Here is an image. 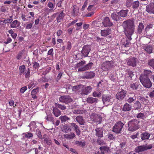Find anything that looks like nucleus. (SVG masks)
I'll return each instance as SVG.
<instances>
[{
    "label": "nucleus",
    "mask_w": 154,
    "mask_h": 154,
    "mask_svg": "<svg viewBox=\"0 0 154 154\" xmlns=\"http://www.w3.org/2000/svg\"><path fill=\"white\" fill-rule=\"evenodd\" d=\"M71 131V128L67 126H64L63 129L62 130V131L63 132L68 133L70 132Z\"/></svg>",
    "instance_id": "2f4dec72"
},
{
    "label": "nucleus",
    "mask_w": 154,
    "mask_h": 154,
    "mask_svg": "<svg viewBox=\"0 0 154 154\" xmlns=\"http://www.w3.org/2000/svg\"><path fill=\"white\" fill-rule=\"evenodd\" d=\"M137 62L138 59L137 58L132 57L128 60L127 63L129 66L134 67L136 66V63Z\"/></svg>",
    "instance_id": "f8f14e48"
},
{
    "label": "nucleus",
    "mask_w": 154,
    "mask_h": 154,
    "mask_svg": "<svg viewBox=\"0 0 154 154\" xmlns=\"http://www.w3.org/2000/svg\"><path fill=\"white\" fill-rule=\"evenodd\" d=\"M33 25L32 23H30L27 24L26 27V29H31Z\"/></svg>",
    "instance_id": "4d7b16f0"
},
{
    "label": "nucleus",
    "mask_w": 154,
    "mask_h": 154,
    "mask_svg": "<svg viewBox=\"0 0 154 154\" xmlns=\"http://www.w3.org/2000/svg\"><path fill=\"white\" fill-rule=\"evenodd\" d=\"M88 0H86L83 6L82 7V10H84L85 9V7L87 5L88 3Z\"/></svg>",
    "instance_id": "bf43d9fd"
},
{
    "label": "nucleus",
    "mask_w": 154,
    "mask_h": 154,
    "mask_svg": "<svg viewBox=\"0 0 154 154\" xmlns=\"http://www.w3.org/2000/svg\"><path fill=\"white\" fill-rule=\"evenodd\" d=\"M150 135H143L141 137V139L142 140H144L145 139H147L149 138Z\"/></svg>",
    "instance_id": "338daca9"
},
{
    "label": "nucleus",
    "mask_w": 154,
    "mask_h": 154,
    "mask_svg": "<svg viewBox=\"0 0 154 154\" xmlns=\"http://www.w3.org/2000/svg\"><path fill=\"white\" fill-rule=\"evenodd\" d=\"M134 19L128 20L124 21L122 24L125 29V35L129 40L132 39L131 35L134 31Z\"/></svg>",
    "instance_id": "f257e3e1"
},
{
    "label": "nucleus",
    "mask_w": 154,
    "mask_h": 154,
    "mask_svg": "<svg viewBox=\"0 0 154 154\" xmlns=\"http://www.w3.org/2000/svg\"><path fill=\"white\" fill-rule=\"evenodd\" d=\"M151 72L150 70H144V75H145L147 76V75L150 74Z\"/></svg>",
    "instance_id": "49530a36"
},
{
    "label": "nucleus",
    "mask_w": 154,
    "mask_h": 154,
    "mask_svg": "<svg viewBox=\"0 0 154 154\" xmlns=\"http://www.w3.org/2000/svg\"><path fill=\"white\" fill-rule=\"evenodd\" d=\"M126 91L123 90L118 93L116 94V97L119 100H121L125 97L126 94Z\"/></svg>",
    "instance_id": "ddd939ff"
},
{
    "label": "nucleus",
    "mask_w": 154,
    "mask_h": 154,
    "mask_svg": "<svg viewBox=\"0 0 154 154\" xmlns=\"http://www.w3.org/2000/svg\"><path fill=\"white\" fill-rule=\"evenodd\" d=\"M86 70H87L85 68V66L79 68L78 70L79 72L83 71H85Z\"/></svg>",
    "instance_id": "0e129e2a"
},
{
    "label": "nucleus",
    "mask_w": 154,
    "mask_h": 154,
    "mask_svg": "<svg viewBox=\"0 0 154 154\" xmlns=\"http://www.w3.org/2000/svg\"><path fill=\"white\" fill-rule=\"evenodd\" d=\"M128 12V10H122L119 12V14L121 17H125L127 15Z\"/></svg>",
    "instance_id": "a878e982"
},
{
    "label": "nucleus",
    "mask_w": 154,
    "mask_h": 154,
    "mask_svg": "<svg viewBox=\"0 0 154 154\" xmlns=\"http://www.w3.org/2000/svg\"><path fill=\"white\" fill-rule=\"evenodd\" d=\"M53 110V114L55 116L57 117L60 115L61 112L57 108H54Z\"/></svg>",
    "instance_id": "393cba45"
},
{
    "label": "nucleus",
    "mask_w": 154,
    "mask_h": 154,
    "mask_svg": "<svg viewBox=\"0 0 154 154\" xmlns=\"http://www.w3.org/2000/svg\"><path fill=\"white\" fill-rule=\"evenodd\" d=\"M53 48H51L48 51V54L49 55H51L52 56L53 54Z\"/></svg>",
    "instance_id": "774afa93"
},
{
    "label": "nucleus",
    "mask_w": 154,
    "mask_h": 154,
    "mask_svg": "<svg viewBox=\"0 0 154 154\" xmlns=\"http://www.w3.org/2000/svg\"><path fill=\"white\" fill-rule=\"evenodd\" d=\"M97 143L99 145H104L105 144V142L103 141V140L98 139L97 140Z\"/></svg>",
    "instance_id": "a18cd8bd"
},
{
    "label": "nucleus",
    "mask_w": 154,
    "mask_h": 154,
    "mask_svg": "<svg viewBox=\"0 0 154 154\" xmlns=\"http://www.w3.org/2000/svg\"><path fill=\"white\" fill-rule=\"evenodd\" d=\"M37 123L34 121L31 122L28 126L30 128V130L31 131H35V130L36 128L37 125Z\"/></svg>",
    "instance_id": "aec40b11"
},
{
    "label": "nucleus",
    "mask_w": 154,
    "mask_h": 154,
    "mask_svg": "<svg viewBox=\"0 0 154 154\" xmlns=\"http://www.w3.org/2000/svg\"><path fill=\"white\" fill-rule=\"evenodd\" d=\"M12 41V39L11 38H8L6 40V41L4 43L5 44H8L10 42H11Z\"/></svg>",
    "instance_id": "e2e57ef3"
},
{
    "label": "nucleus",
    "mask_w": 154,
    "mask_h": 154,
    "mask_svg": "<svg viewBox=\"0 0 154 154\" xmlns=\"http://www.w3.org/2000/svg\"><path fill=\"white\" fill-rule=\"evenodd\" d=\"M127 74L128 75L129 80H131L132 77L134 76L133 72L130 70H128L127 72Z\"/></svg>",
    "instance_id": "58836bf2"
},
{
    "label": "nucleus",
    "mask_w": 154,
    "mask_h": 154,
    "mask_svg": "<svg viewBox=\"0 0 154 154\" xmlns=\"http://www.w3.org/2000/svg\"><path fill=\"white\" fill-rule=\"evenodd\" d=\"M131 106L128 103H126L123 106L122 110L125 111H129L131 110Z\"/></svg>",
    "instance_id": "5701e85b"
},
{
    "label": "nucleus",
    "mask_w": 154,
    "mask_h": 154,
    "mask_svg": "<svg viewBox=\"0 0 154 154\" xmlns=\"http://www.w3.org/2000/svg\"><path fill=\"white\" fill-rule=\"evenodd\" d=\"M93 95L94 97H99L101 96V93L98 90H97L93 92Z\"/></svg>",
    "instance_id": "c9c22d12"
},
{
    "label": "nucleus",
    "mask_w": 154,
    "mask_h": 154,
    "mask_svg": "<svg viewBox=\"0 0 154 154\" xmlns=\"http://www.w3.org/2000/svg\"><path fill=\"white\" fill-rule=\"evenodd\" d=\"M138 85L137 83H132L131 84L130 87L133 90L137 89Z\"/></svg>",
    "instance_id": "e433bc0d"
},
{
    "label": "nucleus",
    "mask_w": 154,
    "mask_h": 154,
    "mask_svg": "<svg viewBox=\"0 0 154 154\" xmlns=\"http://www.w3.org/2000/svg\"><path fill=\"white\" fill-rule=\"evenodd\" d=\"M111 30L110 29H107L101 31L100 33L102 36H106L111 33Z\"/></svg>",
    "instance_id": "412c9836"
},
{
    "label": "nucleus",
    "mask_w": 154,
    "mask_h": 154,
    "mask_svg": "<svg viewBox=\"0 0 154 154\" xmlns=\"http://www.w3.org/2000/svg\"><path fill=\"white\" fill-rule=\"evenodd\" d=\"M139 2L137 1L135 2H134L132 3V6L133 8V9H136L139 6Z\"/></svg>",
    "instance_id": "4c0bfd02"
},
{
    "label": "nucleus",
    "mask_w": 154,
    "mask_h": 154,
    "mask_svg": "<svg viewBox=\"0 0 154 154\" xmlns=\"http://www.w3.org/2000/svg\"><path fill=\"white\" fill-rule=\"evenodd\" d=\"M60 102L68 103L72 101V99L69 96H61L59 98Z\"/></svg>",
    "instance_id": "1a4fd4ad"
},
{
    "label": "nucleus",
    "mask_w": 154,
    "mask_h": 154,
    "mask_svg": "<svg viewBox=\"0 0 154 154\" xmlns=\"http://www.w3.org/2000/svg\"><path fill=\"white\" fill-rule=\"evenodd\" d=\"M139 79L142 85L145 87L149 88L152 86L151 82L148 76L141 75Z\"/></svg>",
    "instance_id": "f03ea898"
},
{
    "label": "nucleus",
    "mask_w": 154,
    "mask_h": 154,
    "mask_svg": "<svg viewBox=\"0 0 154 154\" xmlns=\"http://www.w3.org/2000/svg\"><path fill=\"white\" fill-rule=\"evenodd\" d=\"M92 90V87L90 86L83 87L82 89V93L83 94L87 95Z\"/></svg>",
    "instance_id": "f3484780"
},
{
    "label": "nucleus",
    "mask_w": 154,
    "mask_h": 154,
    "mask_svg": "<svg viewBox=\"0 0 154 154\" xmlns=\"http://www.w3.org/2000/svg\"><path fill=\"white\" fill-rule=\"evenodd\" d=\"M13 16H11L9 17L8 18H7L4 20L3 21V23H11V22L13 21Z\"/></svg>",
    "instance_id": "cd10ccee"
},
{
    "label": "nucleus",
    "mask_w": 154,
    "mask_h": 154,
    "mask_svg": "<svg viewBox=\"0 0 154 154\" xmlns=\"http://www.w3.org/2000/svg\"><path fill=\"white\" fill-rule=\"evenodd\" d=\"M90 50V46L89 45H86L83 47L81 52L84 57H87L88 55Z\"/></svg>",
    "instance_id": "9b49d317"
},
{
    "label": "nucleus",
    "mask_w": 154,
    "mask_h": 154,
    "mask_svg": "<svg viewBox=\"0 0 154 154\" xmlns=\"http://www.w3.org/2000/svg\"><path fill=\"white\" fill-rule=\"evenodd\" d=\"M95 75V74L92 72H87L84 74V76L87 79H91L93 78Z\"/></svg>",
    "instance_id": "6ab92c4d"
},
{
    "label": "nucleus",
    "mask_w": 154,
    "mask_h": 154,
    "mask_svg": "<svg viewBox=\"0 0 154 154\" xmlns=\"http://www.w3.org/2000/svg\"><path fill=\"white\" fill-rule=\"evenodd\" d=\"M79 12V10L78 9L74 8L73 10V15L74 16H76Z\"/></svg>",
    "instance_id": "6e6d98bb"
},
{
    "label": "nucleus",
    "mask_w": 154,
    "mask_h": 154,
    "mask_svg": "<svg viewBox=\"0 0 154 154\" xmlns=\"http://www.w3.org/2000/svg\"><path fill=\"white\" fill-rule=\"evenodd\" d=\"M59 119L61 120L62 122H65L70 119V118L66 116H61L59 117Z\"/></svg>",
    "instance_id": "c756f323"
},
{
    "label": "nucleus",
    "mask_w": 154,
    "mask_h": 154,
    "mask_svg": "<svg viewBox=\"0 0 154 154\" xmlns=\"http://www.w3.org/2000/svg\"><path fill=\"white\" fill-rule=\"evenodd\" d=\"M152 24H149L148 25L146 28H145V30L147 31L149 30L150 29L152 28Z\"/></svg>",
    "instance_id": "052dcab7"
},
{
    "label": "nucleus",
    "mask_w": 154,
    "mask_h": 154,
    "mask_svg": "<svg viewBox=\"0 0 154 154\" xmlns=\"http://www.w3.org/2000/svg\"><path fill=\"white\" fill-rule=\"evenodd\" d=\"M148 64L154 69V59H151L149 60Z\"/></svg>",
    "instance_id": "a19ab883"
},
{
    "label": "nucleus",
    "mask_w": 154,
    "mask_h": 154,
    "mask_svg": "<svg viewBox=\"0 0 154 154\" xmlns=\"http://www.w3.org/2000/svg\"><path fill=\"white\" fill-rule=\"evenodd\" d=\"M102 23L104 26H111L112 24L110 22L109 18L108 17H105L103 20Z\"/></svg>",
    "instance_id": "4468645a"
},
{
    "label": "nucleus",
    "mask_w": 154,
    "mask_h": 154,
    "mask_svg": "<svg viewBox=\"0 0 154 154\" xmlns=\"http://www.w3.org/2000/svg\"><path fill=\"white\" fill-rule=\"evenodd\" d=\"M9 104L11 106H13L14 107H15L16 106V105L14 104V101L12 100H11L9 102Z\"/></svg>",
    "instance_id": "5fc2aeb1"
},
{
    "label": "nucleus",
    "mask_w": 154,
    "mask_h": 154,
    "mask_svg": "<svg viewBox=\"0 0 154 154\" xmlns=\"http://www.w3.org/2000/svg\"><path fill=\"white\" fill-rule=\"evenodd\" d=\"M65 14L63 12H61L57 18V20L58 22H61L63 20Z\"/></svg>",
    "instance_id": "c85d7f7f"
},
{
    "label": "nucleus",
    "mask_w": 154,
    "mask_h": 154,
    "mask_svg": "<svg viewBox=\"0 0 154 154\" xmlns=\"http://www.w3.org/2000/svg\"><path fill=\"white\" fill-rule=\"evenodd\" d=\"M92 65L93 63H90L85 66L87 70H88L91 68Z\"/></svg>",
    "instance_id": "8fccbe9b"
},
{
    "label": "nucleus",
    "mask_w": 154,
    "mask_h": 154,
    "mask_svg": "<svg viewBox=\"0 0 154 154\" xmlns=\"http://www.w3.org/2000/svg\"><path fill=\"white\" fill-rule=\"evenodd\" d=\"M71 43L69 42H68L66 45V48L69 51L71 49Z\"/></svg>",
    "instance_id": "603ef678"
},
{
    "label": "nucleus",
    "mask_w": 154,
    "mask_h": 154,
    "mask_svg": "<svg viewBox=\"0 0 154 154\" xmlns=\"http://www.w3.org/2000/svg\"><path fill=\"white\" fill-rule=\"evenodd\" d=\"M132 0H126V4L127 7H130L132 4Z\"/></svg>",
    "instance_id": "de8ad7c7"
},
{
    "label": "nucleus",
    "mask_w": 154,
    "mask_h": 154,
    "mask_svg": "<svg viewBox=\"0 0 154 154\" xmlns=\"http://www.w3.org/2000/svg\"><path fill=\"white\" fill-rule=\"evenodd\" d=\"M144 26L143 23H139L138 28L137 29L138 33L140 34L141 33L143 29Z\"/></svg>",
    "instance_id": "bb28decb"
},
{
    "label": "nucleus",
    "mask_w": 154,
    "mask_h": 154,
    "mask_svg": "<svg viewBox=\"0 0 154 154\" xmlns=\"http://www.w3.org/2000/svg\"><path fill=\"white\" fill-rule=\"evenodd\" d=\"M134 107L137 109H139L141 107V105L140 102L139 101H137L134 104Z\"/></svg>",
    "instance_id": "f704fd0d"
},
{
    "label": "nucleus",
    "mask_w": 154,
    "mask_h": 154,
    "mask_svg": "<svg viewBox=\"0 0 154 154\" xmlns=\"http://www.w3.org/2000/svg\"><path fill=\"white\" fill-rule=\"evenodd\" d=\"M85 61H81V62L78 63L75 67L76 68L81 66L85 63Z\"/></svg>",
    "instance_id": "09e8293b"
},
{
    "label": "nucleus",
    "mask_w": 154,
    "mask_h": 154,
    "mask_svg": "<svg viewBox=\"0 0 154 154\" xmlns=\"http://www.w3.org/2000/svg\"><path fill=\"white\" fill-rule=\"evenodd\" d=\"M48 6L51 9H53L54 8V6L51 2H49L48 3Z\"/></svg>",
    "instance_id": "13d9d810"
},
{
    "label": "nucleus",
    "mask_w": 154,
    "mask_h": 154,
    "mask_svg": "<svg viewBox=\"0 0 154 154\" xmlns=\"http://www.w3.org/2000/svg\"><path fill=\"white\" fill-rule=\"evenodd\" d=\"M27 89V87L26 86H24L21 88L20 91V92L22 94L24 93L26 91Z\"/></svg>",
    "instance_id": "864d4df0"
},
{
    "label": "nucleus",
    "mask_w": 154,
    "mask_h": 154,
    "mask_svg": "<svg viewBox=\"0 0 154 154\" xmlns=\"http://www.w3.org/2000/svg\"><path fill=\"white\" fill-rule=\"evenodd\" d=\"M143 49L148 53L150 54L152 52L153 47L150 45H143Z\"/></svg>",
    "instance_id": "dca6fc26"
},
{
    "label": "nucleus",
    "mask_w": 154,
    "mask_h": 154,
    "mask_svg": "<svg viewBox=\"0 0 154 154\" xmlns=\"http://www.w3.org/2000/svg\"><path fill=\"white\" fill-rule=\"evenodd\" d=\"M96 135H103V129L102 128H96L95 129Z\"/></svg>",
    "instance_id": "7c9ffc66"
},
{
    "label": "nucleus",
    "mask_w": 154,
    "mask_h": 154,
    "mask_svg": "<svg viewBox=\"0 0 154 154\" xmlns=\"http://www.w3.org/2000/svg\"><path fill=\"white\" fill-rule=\"evenodd\" d=\"M111 17L112 19L114 20L118 21L119 20V17L118 16L115 14H112L111 15Z\"/></svg>",
    "instance_id": "ea45409f"
},
{
    "label": "nucleus",
    "mask_w": 154,
    "mask_h": 154,
    "mask_svg": "<svg viewBox=\"0 0 154 154\" xmlns=\"http://www.w3.org/2000/svg\"><path fill=\"white\" fill-rule=\"evenodd\" d=\"M75 119L76 121L81 125H84L85 123L84 119L80 116L76 117Z\"/></svg>",
    "instance_id": "4be33fe9"
},
{
    "label": "nucleus",
    "mask_w": 154,
    "mask_h": 154,
    "mask_svg": "<svg viewBox=\"0 0 154 154\" xmlns=\"http://www.w3.org/2000/svg\"><path fill=\"white\" fill-rule=\"evenodd\" d=\"M139 122L138 121L135 119L129 121L128 123V130L131 131L137 130L139 128L138 125Z\"/></svg>",
    "instance_id": "7ed1b4c3"
},
{
    "label": "nucleus",
    "mask_w": 154,
    "mask_h": 154,
    "mask_svg": "<svg viewBox=\"0 0 154 154\" xmlns=\"http://www.w3.org/2000/svg\"><path fill=\"white\" fill-rule=\"evenodd\" d=\"M135 99L136 98L134 99L132 97H130L127 100V101L129 103H131L134 101Z\"/></svg>",
    "instance_id": "69168bd1"
},
{
    "label": "nucleus",
    "mask_w": 154,
    "mask_h": 154,
    "mask_svg": "<svg viewBox=\"0 0 154 154\" xmlns=\"http://www.w3.org/2000/svg\"><path fill=\"white\" fill-rule=\"evenodd\" d=\"M124 125V124L120 121L116 122L113 127L112 131L116 134L119 133Z\"/></svg>",
    "instance_id": "39448f33"
},
{
    "label": "nucleus",
    "mask_w": 154,
    "mask_h": 154,
    "mask_svg": "<svg viewBox=\"0 0 154 154\" xmlns=\"http://www.w3.org/2000/svg\"><path fill=\"white\" fill-rule=\"evenodd\" d=\"M90 119L94 122L100 123L102 120V117L99 115L93 113L91 115Z\"/></svg>",
    "instance_id": "6e6552de"
},
{
    "label": "nucleus",
    "mask_w": 154,
    "mask_h": 154,
    "mask_svg": "<svg viewBox=\"0 0 154 154\" xmlns=\"http://www.w3.org/2000/svg\"><path fill=\"white\" fill-rule=\"evenodd\" d=\"M151 148L152 146L149 147L148 146L143 145L137 147L135 148V150L136 152L139 153L140 152L150 149Z\"/></svg>",
    "instance_id": "9d476101"
},
{
    "label": "nucleus",
    "mask_w": 154,
    "mask_h": 154,
    "mask_svg": "<svg viewBox=\"0 0 154 154\" xmlns=\"http://www.w3.org/2000/svg\"><path fill=\"white\" fill-rule=\"evenodd\" d=\"M44 139L45 141L47 144L49 145L51 144V140L49 138L44 137Z\"/></svg>",
    "instance_id": "79ce46f5"
},
{
    "label": "nucleus",
    "mask_w": 154,
    "mask_h": 154,
    "mask_svg": "<svg viewBox=\"0 0 154 154\" xmlns=\"http://www.w3.org/2000/svg\"><path fill=\"white\" fill-rule=\"evenodd\" d=\"M72 126L74 128L75 131L76 132L77 135L80 134V131L78 127L74 123H72L71 124Z\"/></svg>",
    "instance_id": "b1692460"
},
{
    "label": "nucleus",
    "mask_w": 154,
    "mask_h": 154,
    "mask_svg": "<svg viewBox=\"0 0 154 154\" xmlns=\"http://www.w3.org/2000/svg\"><path fill=\"white\" fill-rule=\"evenodd\" d=\"M75 143L76 144L82 147L85 145V143L82 141H76Z\"/></svg>",
    "instance_id": "c03bdc74"
},
{
    "label": "nucleus",
    "mask_w": 154,
    "mask_h": 154,
    "mask_svg": "<svg viewBox=\"0 0 154 154\" xmlns=\"http://www.w3.org/2000/svg\"><path fill=\"white\" fill-rule=\"evenodd\" d=\"M146 11L150 14H154V3H151L146 6Z\"/></svg>",
    "instance_id": "2eb2a0df"
},
{
    "label": "nucleus",
    "mask_w": 154,
    "mask_h": 154,
    "mask_svg": "<svg viewBox=\"0 0 154 154\" xmlns=\"http://www.w3.org/2000/svg\"><path fill=\"white\" fill-rule=\"evenodd\" d=\"M102 100L104 104L106 106L111 105L113 101L111 97L108 95H103Z\"/></svg>",
    "instance_id": "423d86ee"
},
{
    "label": "nucleus",
    "mask_w": 154,
    "mask_h": 154,
    "mask_svg": "<svg viewBox=\"0 0 154 154\" xmlns=\"http://www.w3.org/2000/svg\"><path fill=\"white\" fill-rule=\"evenodd\" d=\"M57 107L62 110H64L66 109V106L60 104H58L57 105Z\"/></svg>",
    "instance_id": "680f3d73"
},
{
    "label": "nucleus",
    "mask_w": 154,
    "mask_h": 154,
    "mask_svg": "<svg viewBox=\"0 0 154 154\" xmlns=\"http://www.w3.org/2000/svg\"><path fill=\"white\" fill-rule=\"evenodd\" d=\"M20 23L17 20L12 21L10 24V27L12 28H17L19 26Z\"/></svg>",
    "instance_id": "a211bd4d"
},
{
    "label": "nucleus",
    "mask_w": 154,
    "mask_h": 154,
    "mask_svg": "<svg viewBox=\"0 0 154 154\" xmlns=\"http://www.w3.org/2000/svg\"><path fill=\"white\" fill-rule=\"evenodd\" d=\"M137 117L138 118L143 119L144 117L145 116L143 113H140L137 114Z\"/></svg>",
    "instance_id": "3c124183"
},
{
    "label": "nucleus",
    "mask_w": 154,
    "mask_h": 154,
    "mask_svg": "<svg viewBox=\"0 0 154 154\" xmlns=\"http://www.w3.org/2000/svg\"><path fill=\"white\" fill-rule=\"evenodd\" d=\"M47 116L45 119L48 121H51L53 120V118L52 117L51 114L50 113H47Z\"/></svg>",
    "instance_id": "72a5a7b5"
},
{
    "label": "nucleus",
    "mask_w": 154,
    "mask_h": 154,
    "mask_svg": "<svg viewBox=\"0 0 154 154\" xmlns=\"http://www.w3.org/2000/svg\"><path fill=\"white\" fill-rule=\"evenodd\" d=\"M97 100V99L96 98L91 97L88 98L87 100L88 103H92L96 102Z\"/></svg>",
    "instance_id": "473e14b6"
},
{
    "label": "nucleus",
    "mask_w": 154,
    "mask_h": 154,
    "mask_svg": "<svg viewBox=\"0 0 154 154\" xmlns=\"http://www.w3.org/2000/svg\"><path fill=\"white\" fill-rule=\"evenodd\" d=\"M113 65V61H106L101 64V68L103 71H106L110 69Z\"/></svg>",
    "instance_id": "20e7f679"
},
{
    "label": "nucleus",
    "mask_w": 154,
    "mask_h": 154,
    "mask_svg": "<svg viewBox=\"0 0 154 154\" xmlns=\"http://www.w3.org/2000/svg\"><path fill=\"white\" fill-rule=\"evenodd\" d=\"M25 66L24 65H22L19 67L20 74L22 75L23 74L25 75V77L26 78H29L30 76V70L29 68H28L27 70L25 71Z\"/></svg>",
    "instance_id": "0eeeda50"
},
{
    "label": "nucleus",
    "mask_w": 154,
    "mask_h": 154,
    "mask_svg": "<svg viewBox=\"0 0 154 154\" xmlns=\"http://www.w3.org/2000/svg\"><path fill=\"white\" fill-rule=\"evenodd\" d=\"M48 81V79L45 77H42V78L38 79V82H45Z\"/></svg>",
    "instance_id": "37998d69"
}]
</instances>
